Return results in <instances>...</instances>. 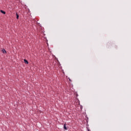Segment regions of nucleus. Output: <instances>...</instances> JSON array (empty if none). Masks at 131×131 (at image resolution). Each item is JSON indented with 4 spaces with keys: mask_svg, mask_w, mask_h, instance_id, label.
I'll use <instances>...</instances> for the list:
<instances>
[{
    "mask_svg": "<svg viewBox=\"0 0 131 131\" xmlns=\"http://www.w3.org/2000/svg\"><path fill=\"white\" fill-rule=\"evenodd\" d=\"M24 61L25 64H28V61H27V60L24 59Z\"/></svg>",
    "mask_w": 131,
    "mask_h": 131,
    "instance_id": "nucleus-1",
    "label": "nucleus"
},
{
    "mask_svg": "<svg viewBox=\"0 0 131 131\" xmlns=\"http://www.w3.org/2000/svg\"><path fill=\"white\" fill-rule=\"evenodd\" d=\"M64 129L66 130L67 129V127H66V124H64Z\"/></svg>",
    "mask_w": 131,
    "mask_h": 131,
    "instance_id": "nucleus-2",
    "label": "nucleus"
},
{
    "mask_svg": "<svg viewBox=\"0 0 131 131\" xmlns=\"http://www.w3.org/2000/svg\"><path fill=\"white\" fill-rule=\"evenodd\" d=\"M1 12L2 13V14H6V12L3 11V10H1Z\"/></svg>",
    "mask_w": 131,
    "mask_h": 131,
    "instance_id": "nucleus-3",
    "label": "nucleus"
},
{
    "mask_svg": "<svg viewBox=\"0 0 131 131\" xmlns=\"http://www.w3.org/2000/svg\"><path fill=\"white\" fill-rule=\"evenodd\" d=\"M16 19H19V15H18V13H16Z\"/></svg>",
    "mask_w": 131,
    "mask_h": 131,
    "instance_id": "nucleus-4",
    "label": "nucleus"
},
{
    "mask_svg": "<svg viewBox=\"0 0 131 131\" xmlns=\"http://www.w3.org/2000/svg\"><path fill=\"white\" fill-rule=\"evenodd\" d=\"M2 52H3V53H4V54H5V53H6V50H3Z\"/></svg>",
    "mask_w": 131,
    "mask_h": 131,
    "instance_id": "nucleus-5",
    "label": "nucleus"
},
{
    "mask_svg": "<svg viewBox=\"0 0 131 131\" xmlns=\"http://www.w3.org/2000/svg\"><path fill=\"white\" fill-rule=\"evenodd\" d=\"M88 131H91V130H90L89 129H88Z\"/></svg>",
    "mask_w": 131,
    "mask_h": 131,
    "instance_id": "nucleus-6",
    "label": "nucleus"
}]
</instances>
